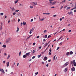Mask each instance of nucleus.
<instances>
[{
  "label": "nucleus",
  "instance_id": "f257e3e1",
  "mask_svg": "<svg viewBox=\"0 0 76 76\" xmlns=\"http://www.w3.org/2000/svg\"><path fill=\"white\" fill-rule=\"evenodd\" d=\"M12 39L11 38H9L7 39L6 40L5 42L6 43H8L10 41V40Z\"/></svg>",
  "mask_w": 76,
  "mask_h": 76
},
{
  "label": "nucleus",
  "instance_id": "f03ea898",
  "mask_svg": "<svg viewBox=\"0 0 76 76\" xmlns=\"http://www.w3.org/2000/svg\"><path fill=\"white\" fill-rule=\"evenodd\" d=\"M50 4L51 5H54V4H56V1H50Z\"/></svg>",
  "mask_w": 76,
  "mask_h": 76
},
{
  "label": "nucleus",
  "instance_id": "7ed1b4c3",
  "mask_svg": "<svg viewBox=\"0 0 76 76\" xmlns=\"http://www.w3.org/2000/svg\"><path fill=\"white\" fill-rule=\"evenodd\" d=\"M69 62H66V63H65L64 65L63 66L64 67H66V66H67L69 64Z\"/></svg>",
  "mask_w": 76,
  "mask_h": 76
},
{
  "label": "nucleus",
  "instance_id": "20e7f679",
  "mask_svg": "<svg viewBox=\"0 0 76 76\" xmlns=\"http://www.w3.org/2000/svg\"><path fill=\"white\" fill-rule=\"evenodd\" d=\"M30 54H31V52L27 53L26 54V56H30Z\"/></svg>",
  "mask_w": 76,
  "mask_h": 76
},
{
  "label": "nucleus",
  "instance_id": "39448f33",
  "mask_svg": "<svg viewBox=\"0 0 76 76\" xmlns=\"http://www.w3.org/2000/svg\"><path fill=\"white\" fill-rule=\"evenodd\" d=\"M0 71L2 72L3 73H5L4 71V70L3 69H1L0 68Z\"/></svg>",
  "mask_w": 76,
  "mask_h": 76
},
{
  "label": "nucleus",
  "instance_id": "423d86ee",
  "mask_svg": "<svg viewBox=\"0 0 76 76\" xmlns=\"http://www.w3.org/2000/svg\"><path fill=\"white\" fill-rule=\"evenodd\" d=\"M47 59H48V58H47V57L46 56L45 57L43 58V60H44V61H45V60H47Z\"/></svg>",
  "mask_w": 76,
  "mask_h": 76
},
{
  "label": "nucleus",
  "instance_id": "0eeeda50",
  "mask_svg": "<svg viewBox=\"0 0 76 76\" xmlns=\"http://www.w3.org/2000/svg\"><path fill=\"white\" fill-rule=\"evenodd\" d=\"M71 70L72 71H75V67L72 68L71 69Z\"/></svg>",
  "mask_w": 76,
  "mask_h": 76
},
{
  "label": "nucleus",
  "instance_id": "6e6552de",
  "mask_svg": "<svg viewBox=\"0 0 76 76\" xmlns=\"http://www.w3.org/2000/svg\"><path fill=\"white\" fill-rule=\"evenodd\" d=\"M72 13L73 12H72V11H71L70 12H68L67 14H68V15H70L71 14H72Z\"/></svg>",
  "mask_w": 76,
  "mask_h": 76
},
{
  "label": "nucleus",
  "instance_id": "1a4fd4ad",
  "mask_svg": "<svg viewBox=\"0 0 76 76\" xmlns=\"http://www.w3.org/2000/svg\"><path fill=\"white\" fill-rule=\"evenodd\" d=\"M66 56H68L70 55V53L69 52H68L66 54Z\"/></svg>",
  "mask_w": 76,
  "mask_h": 76
},
{
  "label": "nucleus",
  "instance_id": "9d476101",
  "mask_svg": "<svg viewBox=\"0 0 76 76\" xmlns=\"http://www.w3.org/2000/svg\"><path fill=\"white\" fill-rule=\"evenodd\" d=\"M27 57V56H26V54H25L23 56V58H26V57Z\"/></svg>",
  "mask_w": 76,
  "mask_h": 76
},
{
  "label": "nucleus",
  "instance_id": "9b49d317",
  "mask_svg": "<svg viewBox=\"0 0 76 76\" xmlns=\"http://www.w3.org/2000/svg\"><path fill=\"white\" fill-rule=\"evenodd\" d=\"M10 54H8V56L7 57V59H9V58H10Z\"/></svg>",
  "mask_w": 76,
  "mask_h": 76
},
{
  "label": "nucleus",
  "instance_id": "f8f14e48",
  "mask_svg": "<svg viewBox=\"0 0 76 76\" xmlns=\"http://www.w3.org/2000/svg\"><path fill=\"white\" fill-rule=\"evenodd\" d=\"M11 10L12 11H15V8L14 7H12L11 8Z\"/></svg>",
  "mask_w": 76,
  "mask_h": 76
},
{
  "label": "nucleus",
  "instance_id": "ddd939ff",
  "mask_svg": "<svg viewBox=\"0 0 76 76\" xmlns=\"http://www.w3.org/2000/svg\"><path fill=\"white\" fill-rule=\"evenodd\" d=\"M71 8V7H68L66 9V10H69V9H70Z\"/></svg>",
  "mask_w": 76,
  "mask_h": 76
},
{
  "label": "nucleus",
  "instance_id": "4468645a",
  "mask_svg": "<svg viewBox=\"0 0 76 76\" xmlns=\"http://www.w3.org/2000/svg\"><path fill=\"white\" fill-rule=\"evenodd\" d=\"M69 54H70V55L73 54V52L72 51H70V52H69Z\"/></svg>",
  "mask_w": 76,
  "mask_h": 76
},
{
  "label": "nucleus",
  "instance_id": "2eb2a0df",
  "mask_svg": "<svg viewBox=\"0 0 76 76\" xmlns=\"http://www.w3.org/2000/svg\"><path fill=\"white\" fill-rule=\"evenodd\" d=\"M32 3L34 4V5H37V3L33 2Z\"/></svg>",
  "mask_w": 76,
  "mask_h": 76
},
{
  "label": "nucleus",
  "instance_id": "dca6fc26",
  "mask_svg": "<svg viewBox=\"0 0 76 76\" xmlns=\"http://www.w3.org/2000/svg\"><path fill=\"white\" fill-rule=\"evenodd\" d=\"M2 47H3L4 48H6V45H3L2 46Z\"/></svg>",
  "mask_w": 76,
  "mask_h": 76
},
{
  "label": "nucleus",
  "instance_id": "f3484780",
  "mask_svg": "<svg viewBox=\"0 0 76 76\" xmlns=\"http://www.w3.org/2000/svg\"><path fill=\"white\" fill-rule=\"evenodd\" d=\"M67 71V68H66L65 69H64V72H66Z\"/></svg>",
  "mask_w": 76,
  "mask_h": 76
},
{
  "label": "nucleus",
  "instance_id": "a211bd4d",
  "mask_svg": "<svg viewBox=\"0 0 76 76\" xmlns=\"http://www.w3.org/2000/svg\"><path fill=\"white\" fill-rule=\"evenodd\" d=\"M38 58H39L40 57H41V54H40V55H38Z\"/></svg>",
  "mask_w": 76,
  "mask_h": 76
},
{
  "label": "nucleus",
  "instance_id": "6ab92c4d",
  "mask_svg": "<svg viewBox=\"0 0 76 76\" xmlns=\"http://www.w3.org/2000/svg\"><path fill=\"white\" fill-rule=\"evenodd\" d=\"M9 62H7V67H9Z\"/></svg>",
  "mask_w": 76,
  "mask_h": 76
},
{
  "label": "nucleus",
  "instance_id": "aec40b11",
  "mask_svg": "<svg viewBox=\"0 0 76 76\" xmlns=\"http://www.w3.org/2000/svg\"><path fill=\"white\" fill-rule=\"evenodd\" d=\"M76 9V7H74L71 10V11L73 10H74V9Z\"/></svg>",
  "mask_w": 76,
  "mask_h": 76
},
{
  "label": "nucleus",
  "instance_id": "412c9836",
  "mask_svg": "<svg viewBox=\"0 0 76 76\" xmlns=\"http://www.w3.org/2000/svg\"><path fill=\"white\" fill-rule=\"evenodd\" d=\"M34 28H32L30 30V31H34Z\"/></svg>",
  "mask_w": 76,
  "mask_h": 76
},
{
  "label": "nucleus",
  "instance_id": "4be33fe9",
  "mask_svg": "<svg viewBox=\"0 0 76 76\" xmlns=\"http://www.w3.org/2000/svg\"><path fill=\"white\" fill-rule=\"evenodd\" d=\"M17 29H18L16 30V32H18V31H19V28H18V27H17Z\"/></svg>",
  "mask_w": 76,
  "mask_h": 76
},
{
  "label": "nucleus",
  "instance_id": "5701e85b",
  "mask_svg": "<svg viewBox=\"0 0 76 76\" xmlns=\"http://www.w3.org/2000/svg\"><path fill=\"white\" fill-rule=\"evenodd\" d=\"M75 63V60H73L72 61V63H73V64H74Z\"/></svg>",
  "mask_w": 76,
  "mask_h": 76
},
{
  "label": "nucleus",
  "instance_id": "b1692460",
  "mask_svg": "<svg viewBox=\"0 0 76 76\" xmlns=\"http://www.w3.org/2000/svg\"><path fill=\"white\" fill-rule=\"evenodd\" d=\"M2 30V26H1V27H0V31H1Z\"/></svg>",
  "mask_w": 76,
  "mask_h": 76
},
{
  "label": "nucleus",
  "instance_id": "393cba45",
  "mask_svg": "<svg viewBox=\"0 0 76 76\" xmlns=\"http://www.w3.org/2000/svg\"><path fill=\"white\" fill-rule=\"evenodd\" d=\"M26 22H23V25H26Z\"/></svg>",
  "mask_w": 76,
  "mask_h": 76
},
{
  "label": "nucleus",
  "instance_id": "a878e982",
  "mask_svg": "<svg viewBox=\"0 0 76 76\" xmlns=\"http://www.w3.org/2000/svg\"><path fill=\"white\" fill-rule=\"evenodd\" d=\"M48 45L47 44V43H46L45 44V45L44 46V47H46V46H47Z\"/></svg>",
  "mask_w": 76,
  "mask_h": 76
},
{
  "label": "nucleus",
  "instance_id": "bb28decb",
  "mask_svg": "<svg viewBox=\"0 0 76 76\" xmlns=\"http://www.w3.org/2000/svg\"><path fill=\"white\" fill-rule=\"evenodd\" d=\"M45 51H42V52H41V54H44V53H45Z\"/></svg>",
  "mask_w": 76,
  "mask_h": 76
},
{
  "label": "nucleus",
  "instance_id": "cd10ccee",
  "mask_svg": "<svg viewBox=\"0 0 76 76\" xmlns=\"http://www.w3.org/2000/svg\"><path fill=\"white\" fill-rule=\"evenodd\" d=\"M30 8H31V9H32L33 8V6H30Z\"/></svg>",
  "mask_w": 76,
  "mask_h": 76
},
{
  "label": "nucleus",
  "instance_id": "c85d7f7f",
  "mask_svg": "<svg viewBox=\"0 0 76 76\" xmlns=\"http://www.w3.org/2000/svg\"><path fill=\"white\" fill-rule=\"evenodd\" d=\"M56 55H55L54 57H53V60H55V58L56 57Z\"/></svg>",
  "mask_w": 76,
  "mask_h": 76
},
{
  "label": "nucleus",
  "instance_id": "c756f323",
  "mask_svg": "<svg viewBox=\"0 0 76 76\" xmlns=\"http://www.w3.org/2000/svg\"><path fill=\"white\" fill-rule=\"evenodd\" d=\"M45 15H50V13H45Z\"/></svg>",
  "mask_w": 76,
  "mask_h": 76
},
{
  "label": "nucleus",
  "instance_id": "7c9ffc66",
  "mask_svg": "<svg viewBox=\"0 0 76 76\" xmlns=\"http://www.w3.org/2000/svg\"><path fill=\"white\" fill-rule=\"evenodd\" d=\"M44 33H46L47 32V30H45V31H44Z\"/></svg>",
  "mask_w": 76,
  "mask_h": 76
},
{
  "label": "nucleus",
  "instance_id": "2f4dec72",
  "mask_svg": "<svg viewBox=\"0 0 76 76\" xmlns=\"http://www.w3.org/2000/svg\"><path fill=\"white\" fill-rule=\"evenodd\" d=\"M45 38H47V35H45Z\"/></svg>",
  "mask_w": 76,
  "mask_h": 76
},
{
  "label": "nucleus",
  "instance_id": "473e14b6",
  "mask_svg": "<svg viewBox=\"0 0 76 76\" xmlns=\"http://www.w3.org/2000/svg\"><path fill=\"white\" fill-rule=\"evenodd\" d=\"M21 54V51H20V52H19V56H20V55Z\"/></svg>",
  "mask_w": 76,
  "mask_h": 76
},
{
  "label": "nucleus",
  "instance_id": "72a5a7b5",
  "mask_svg": "<svg viewBox=\"0 0 76 76\" xmlns=\"http://www.w3.org/2000/svg\"><path fill=\"white\" fill-rule=\"evenodd\" d=\"M50 37H51V35H49L48 36V38H50Z\"/></svg>",
  "mask_w": 76,
  "mask_h": 76
},
{
  "label": "nucleus",
  "instance_id": "f704fd0d",
  "mask_svg": "<svg viewBox=\"0 0 76 76\" xmlns=\"http://www.w3.org/2000/svg\"><path fill=\"white\" fill-rule=\"evenodd\" d=\"M74 66H76V62L74 64Z\"/></svg>",
  "mask_w": 76,
  "mask_h": 76
},
{
  "label": "nucleus",
  "instance_id": "c9c22d12",
  "mask_svg": "<svg viewBox=\"0 0 76 76\" xmlns=\"http://www.w3.org/2000/svg\"><path fill=\"white\" fill-rule=\"evenodd\" d=\"M35 52V50H34L33 51L32 53H34Z\"/></svg>",
  "mask_w": 76,
  "mask_h": 76
},
{
  "label": "nucleus",
  "instance_id": "e433bc0d",
  "mask_svg": "<svg viewBox=\"0 0 76 76\" xmlns=\"http://www.w3.org/2000/svg\"><path fill=\"white\" fill-rule=\"evenodd\" d=\"M0 15L1 16H3V12H2L0 14Z\"/></svg>",
  "mask_w": 76,
  "mask_h": 76
},
{
  "label": "nucleus",
  "instance_id": "4c0bfd02",
  "mask_svg": "<svg viewBox=\"0 0 76 76\" xmlns=\"http://www.w3.org/2000/svg\"><path fill=\"white\" fill-rule=\"evenodd\" d=\"M3 23L1 22V26H3Z\"/></svg>",
  "mask_w": 76,
  "mask_h": 76
},
{
  "label": "nucleus",
  "instance_id": "58836bf2",
  "mask_svg": "<svg viewBox=\"0 0 76 76\" xmlns=\"http://www.w3.org/2000/svg\"><path fill=\"white\" fill-rule=\"evenodd\" d=\"M38 72H37V73H35V74L36 75H38Z\"/></svg>",
  "mask_w": 76,
  "mask_h": 76
},
{
  "label": "nucleus",
  "instance_id": "ea45409f",
  "mask_svg": "<svg viewBox=\"0 0 76 76\" xmlns=\"http://www.w3.org/2000/svg\"><path fill=\"white\" fill-rule=\"evenodd\" d=\"M59 48H60V47H58L56 49V50H58Z\"/></svg>",
  "mask_w": 76,
  "mask_h": 76
},
{
  "label": "nucleus",
  "instance_id": "a19ab883",
  "mask_svg": "<svg viewBox=\"0 0 76 76\" xmlns=\"http://www.w3.org/2000/svg\"><path fill=\"white\" fill-rule=\"evenodd\" d=\"M19 10H16L15 11V12H19Z\"/></svg>",
  "mask_w": 76,
  "mask_h": 76
},
{
  "label": "nucleus",
  "instance_id": "79ce46f5",
  "mask_svg": "<svg viewBox=\"0 0 76 76\" xmlns=\"http://www.w3.org/2000/svg\"><path fill=\"white\" fill-rule=\"evenodd\" d=\"M65 30V28L63 30H61V31H64Z\"/></svg>",
  "mask_w": 76,
  "mask_h": 76
},
{
  "label": "nucleus",
  "instance_id": "37998d69",
  "mask_svg": "<svg viewBox=\"0 0 76 76\" xmlns=\"http://www.w3.org/2000/svg\"><path fill=\"white\" fill-rule=\"evenodd\" d=\"M63 6H62L60 8V9L61 10V9H63Z\"/></svg>",
  "mask_w": 76,
  "mask_h": 76
},
{
  "label": "nucleus",
  "instance_id": "c03bdc74",
  "mask_svg": "<svg viewBox=\"0 0 76 76\" xmlns=\"http://www.w3.org/2000/svg\"><path fill=\"white\" fill-rule=\"evenodd\" d=\"M16 14V13L15 12L13 13V15H15V14Z\"/></svg>",
  "mask_w": 76,
  "mask_h": 76
},
{
  "label": "nucleus",
  "instance_id": "a18cd8bd",
  "mask_svg": "<svg viewBox=\"0 0 76 76\" xmlns=\"http://www.w3.org/2000/svg\"><path fill=\"white\" fill-rule=\"evenodd\" d=\"M18 2V1L17 0L15 2V3L16 4Z\"/></svg>",
  "mask_w": 76,
  "mask_h": 76
},
{
  "label": "nucleus",
  "instance_id": "49530a36",
  "mask_svg": "<svg viewBox=\"0 0 76 76\" xmlns=\"http://www.w3.org/2000/svg\"><path fill=\"white\" fill-rule=\"evenodd\" d=\"M44 18H43V19H40V20H41V21H43V20H44Z\"/></svg>",
  "mask_w": 76,
  "mask_h": 76
},
{
  "label": "nucleus",
  "instance_id": "de8ad7c7",
  "mask_svg": "<svg viewBox=\"0 0 76 76\" xmlns=\"http://www.w3.org/2000/svg\"><path fill=\"white\" fill-rule=\"evenodd\" d=\"M66 2V0H64L62 1V3H65Z\"/></svg>",
  "mask_w": 76,
  "mask_h": 76
},
{
  "label": "nucleus",
  "instance_id": "09e8293b",
  "mask_svg": "<svg viewBox=\"0 0 76 76\" xmlns=\"http://www.w3.org/2000/svg\"><path fill=\"white\" fill-rule=\"evenodd\" d=\"M50 52H51V48H50L49 50Z\"/></svg>",
  "mask_w": 76,
  "mask_h": 76
},
{
  "label": "nucleus",
  "instance_id": "8fccbe9b",
  "mask_svg": "<svg viewBox=\"0 0 76 76\" xmlns=\"http://www.w3.org/2000/svg\"><path fill=\"white\" fill-rule=\"evenodd\" d=\"M53 16L54 17H56V16H57V15H53Z\"/></svg>",
  "mask_w": 76,
  "mask_h": 76
},
{
  "label": "nucleus",
  "instance_id": "3c124183",
  "mask_svg": "<svg viewBox=\"0 0 76 76\" xmlns=\"http://www.w3.org/2000/svg\"><path fill=\"white\" fill-rule=\"evenodd\" d=\"M47 49H48V48H46V49L44 50V51L45 52V51H47Z\"/></svg>",
  "mask_w": 76,
  "mask_h": 76
},
{
  "label": "nucleus",
  "instance_id": "603ef678",
  "mask_svg": "<svg viewBox=\"0 0 76 76\" xmlns=\"http://www.w3.org/2000/svg\"><path fill=\"white\" fill-rule=\"evenodd\" d=\"M35 56H34L32 57V59H34V58H35Z\"/></svg>",
  "mask_w": 76,
  "mask_h": 76
},
{
  "label": "nucleus",
  "instance_id": "864d4df0",
  "mask_svg": "<svg viewBox=\"0 0 76 76\" xmlns=\"http://www.w3.org/2000/svg\"><path fill=\"white\" fill-rule=\"evenodd\" d=\"M22 25H23V23H20L21 26H22Z\"/></svg>",
  "mask_w": 76,
  "mask_h": 76
},
{
  "label": "nucleus",
  "instance_id": "5fc2aeb1",
  "mask_svg": "<svg viewBox=\"0 0 76 76\" xmlns=\"http://www.w3.org/2000/svg\"><path fill=\"white\" fill-rule=\"evenodd\" d=\"M39 36H38L37 37V38H39Z\"/></svg>",
  "mask_w": 76,
  "mask_h": 76
},
{
  "label": "nucleus",
  "instance_id": "6e6d98bb",
  "mask_svg": "<svg viewBox=\"0 0 76 76\" xmlns=\"http://www.w3.org/2000/svg\"><path fill=\"white\" fill-rule=\"evenodd\" d=\"M20 19H18V22H19V21H20Z\"/></svg>",
  "mask_w": 76,
  "mask_h": 76
},
{
  "label": "nucleus",
  "instance_id": "4d7b16f0",
  "mask_svg": "<svg viewBox=\"0 0 76 76\" xmlns=\"http://www.w3.org/2000/svg\"><path fill=\"white\" fill-rule=\"evenodd\" d=\"M23 4H20V6H23Z\"/></svg>",
  "mask_w": 76,
  "mask_h": 76
},
{
  "label": "nucleus",
  "instance_id": "13d9d810",
  "mask_svg": "<svg viewBox=\"0 0 76 76\" xmlns=\"http://www.w3.org/2000/svg\"><path fill=\"white\" fill-rule=\"evenodd\" d=\"M33 45H35V43L34 42V43L33 44Z\"/></svg>",
  "mask_w": 76,
  "mask_h": 76
},
{
  "label": "nucleus",
  "instance_id": "bf43d9fd",
  "mask_svg": "<svg viewBox=\"0 0 76 76\" xmlns=\"http://www.w3.org/2000/svg\"><path fill=\"white\" fill-rule=\"evenodd\" d=\"M63 44V43L62 42H61L60 43V45H62Z\"/></svg>",
  "mask_w": 76,
  "mask_h": 76
},
{
  "label": "nucleus",
  "instance_id": "052dcab7",
  "mask_svg": "<svg viewBox=\"0 0 76 76\" xmlns=\"http://www.w3.org/2000/svg\"><path fill=\"white\" fill-rule=\"evenodd\" d=\"M49 55H51V53L50 52H49Z\"/></svg>",
  "mask_w": 76,
  "mask_h": 76
},
{
  "label": "nucleus",
  "instance_id": "680f3d73",
  "mask_svg": "<svg viewBox=\"0 0 76 76\" xmlns=\"http://www.w3.org/2000/svg\"><path fill=\"white\" fill-rule=\"evenodd\" d=\"M29 38H30V37H28L26 39H29Z\"/></svg>",
  "mask_w": 76,
  "mask_h": 76
},
{
  "label": "nucleus",
  "instance_id": "e2e57ef3",
  "mask_svg": "<svg viewBox=\"0 0 76 76\" xmlns=\"http://www.w3.org/2000/svg\"><path fill=\"white\" fill-rule=\"evenodd\" d=\"M33 21V19H32L31 20V22H32Z\"/></svg>",
  "mask_w": 76,
  "mask_h": 76
},
{
  "label": "nucleus",
  "instance_id": "0e129e2a",
  "mask_svg": "<svg viewBox=\"0 0 76 76\" xmlns=\"http://www.w3.org/2000/svg\"><path fill=\"white\" fill-rule=\"evenodd\" d=\"M48 61L49 62H51V60H50V59Z\"/></svg>",
  "mask_w": 76,
  "mask_h": 76
},
{
  "label": "nucleus",
  "instance_id": "69168bd1",
  "mask_svg": "<svg viewBox=\"0 0 76 76\" xmlns=\"http://www.w3.org/2000/svg\"><path fill=\"white\" fill-rule=\"evenodd\" d=\"M4 55H5V56H6V55H7V54L6 53H4Z\"/></svg>",
  "mask_w": 76,
  "mask_h": 76
},
{
  "label": "nucleus",
  "instance_id": "338daca9",
  "mask_svg": "<svg viewBox=\"0 0 76 76\" xmlns=\"http://www.w3.org/2000/svg\"><path fill=\"white\" fill-rule=\"evenodd\" d=\"M71 31H72V30H70L68 32H70Z\"/></svg>",
  "mask_w": 76,
  "mask_h": 76
},
{
  "label": "nucleus",
  "instance_id": "774afa93",
  "mask_svg": "<svg viewBox=\"0 0 76 76\" xmlns=\"http://www.w3.org/2000/svg\"><path fill=\"white\" fill-rule=\"evenodd\" d=\"M43 41H46V40H45V39H44L43 40Z\"/></svg>",
  "mask_w": 76,
  "mask_h": 76
}]
</instances>
